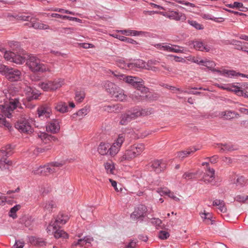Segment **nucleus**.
I'll use <instances>...</instances> for the list:
<instances>
[{
  "label": "nucleus",
  "mask_w": 248,
  "mask_h": 248,
  "mask_svg": "<svg viewBox=\"0 0 248 248\" xmlns=\"http://www.w3.org/2000/svg\"><path fill=\"white\" fill-rule=\"evenodd\" d=\"M19 100L17 98L10 100L8 103H5L4 105H0V111L2 114H0V126H4L8 129L12 128L10 124L6 121L5 118L3 116H6L7 118H11L12 114L11 112L18 107Z\"/></svg>",
  "instance_id": "obj_1"
},
{
  "label": "nucleus",
  "mask_w": 248,
  "mask_h": 248,
  "mask_svg": "<svg viewBox=\"0 0 248 248\" xmlns=\"http://www.w3.org/2000/svg\"><path fill=\"white\" fill-rule=\"evenodd\" d=\"M124 141L123 134H119L116 142L110 146L108 143L101 142L98 146L97 151L102 155H109L114 156L118 153L120 147Z\"/></svg>",
  "instance_id": "obj_2"
},
{
  "label": "nucleus",
  "mask_w": 248,
  "mask_h": 248,
  "mask_svg": "<svg viewBox=\"0 0 248 248\" xmlns=\"http://www.w3.org/2000/svg\"><path fill=\"white\" fill-rule=\"evenodd\" d=\"M26 64L33 72H44L47 70L46 65L41 62L40 60L36 56L31 55L27 59Z\"/></svg>",
  "instance_id": "obj_3"
},
{
  "label": "nucleus",
  "mask_w": 248,
  "mask_h": 248,
  "mask_svg": "<svg viewBox=\"0 0 248 248\" xmlns=\"http://www.w3.org/2000/svg\"><path fill=\"white\" fill-rule=\"evenodd\" d=\"M103 86L105 90L117 100L123 101L124 100L123 90L120 89L115 84L109 81H106Z\"/></svg>",
  "instance_id": "obj_4"
},
{
  "label": "nucleus",
  "mask_w": 248,
  "mask_h": 248,
  "mask_svg": "<svg viewBox=\"0 0 248 248\" xmlns=\"http://www.w3.org/2000/svg\"><path fill=\"white\" fill-rule=\"evenodd\" d=\"M62 166V164L58 162H52L44 166H40L37 170H33L34 174L47 175L57 171V168Z\"/></svg>",
  "instance_id": "obj_5"
},
{
  "label": "nucleus",
  "mask_w": 248,
  "mask_h": 248,
  "mask_svg": "<svg viewBox=\"0 0 248 248\" xmlns=\"http://www.w3.org/2000/svg\"><path fill=\"white\" fill-rule=\"evenodd\" d=\"M0 73L11 81H17L20 78V71L3 64H0Z\"/></svg>",
  "instance_id": "obj_6"
},
{
  "label": "nucleus",
  "mask_w": 248,
  "mask_h": 248,
  "mask_svg": "<svg viewBox=\"0 0 248 248\" xmlns=\"http://www.w3.org/2000/svg\"><path fill=\"white\" fill-rule=\"evenodd\" d=\"M147 208L143 204L137 206L130 214V218L134 221L141 222L147 216Z\"/></svg>",
  "instance_id": "obj_7"
},
{
  "label": "nucleus",
  "mask_w": 248,
  "mask_h": 248,
  "mask_svg": "<svg viewBox=\"0 0 248 248\" xmlns=\"http://www.w3.org/2000/svg\"><path fill=\"white\" fill-rule=\"evenodd\" d=\"M15 127L20 133L30 134L33 132L32 128L29 120L25 118H21L15 124Z\"/></svg>",
  "instance_id": "obj_8"
},
{
  "label": "nucleus",
  "mask_w": 248,
  "mask_h": 248,
  "mask_svg": "<svg viewBox=\"0 0 248 248\" xmlns=\"http://www.w3.org/2000/svg\"><path fill=\"white\" fill-rule=\"evenodd\" d=\"M155 13H159V14L164 16L171 20H174L177 21H184L186 19V16L185 14L179 12L178 11H174L173 10L169 11L168 12H158L153 11Z\"/></svg>",
  "instance_id": "obj_9"
},
{
  "label": "nucleus",
  "mask_w": 248,
  "mask_h": 248,
  "mask_svg": "<svg viewBox=\"0 0 248 248\" xmlns=\"http://www.w3.org/2000/svg\"><path fill=\"white\" fill-rule=\"evenodd\" d=\"M147 114V111L145 109L140 108V107H137L131 109L125 113V122L140 116L146 115Z\"/></svg>",
  "instance_id": "obj_10"
},
{
  "label": "nucleus",
  "mask_w": 248,
  "mask_h": 248,
  "mask_svg": "<svg viewBox=\"0 0 248 248\" xmlns=\"http://www.w3.org/2000/svg\"><path fill=\"white\" fill-rule=\"evenodd\" d=\"M63 80L62 79H58L53 81H48L45 82H42L39 84L40 87L44 91L55 90L60 88L63 84Z\"/></svg>",
  "instance_id": "obj_11"
},
{
  "label": "nucleus",
  "mask_w": 248,
  "mask_h": 248,
  "mask_svg": "<svg viewBox=\"0 0 248 248\" xmlns=\"http://www.w3.org/2000/svg\"><path fill=\"white\" fill-rule=\"evenodd\" d=\"M125 82L133 86L135 88L144 85V81L142 79L137 77L131 76H125Z\"/></svg>",
  "instance_id": "obj_12"
},
{
  "label": "nucleus",
  "mask_w": 248,
  "mask_h": 248,
  "mask_svg": "<svg viewBox=\"0 0 248 248\" xmlns=\"http://www.w3.org/2000/svg\"><path fill=\"white\" fill-rule=\"evenodd\" d=\"M60 122L59 119H54L48 122L46 125V131L53 134L58 133L60 130Z\"/></svg>",
  "instance_id": "obj_13"
},
{
  "label": "nucleus",
  "mask_w": 248,
  "mask_h": 248,
  "mask_svg": "<svg viewBox=\"0 0 248 248\" xmlns=\"http://www.w3.org/2000/svg\"><path fill=\"white\" fill-rule=\"evenodd\" d=\"M145 66V62L140 60L131 62L127 63L125 62V71L136 70L137 68H143Z\"/></svg>",
  "instance_id": "obj_14"
},
{
  "label": "nucleus",
  "mask_w": 248,
  "mask_h": 248,
  "mask_svg": "<svg viewBox=\"0 0 248 248\" xmlns=\"http://www.w3.org/2000/svg\"><path fill=\"white\" fill-rule=\"evenodd\" d=\"M69 217L68 215H65L62 213H60L56 218L55 220L52 225L50 224L53 228L57 229V226H59L60 225L65 224L68 220Z\"/></svg>",
  "instance_id": "obj_15"
},
{
  "label": "nucleus",
  "mask_w": 248,
  "mask_h": 248,
  "mask_svg": "<svg viewBox=\"0 0 248 248\" xmlns=\"http://www.w3.org/2000/svg\"><path fill=\"white\" fill-rule=\"evenodd\" d=\"M25 25L29 27H32L35 29L46 30L48 29L49 26L47 25L41 23L37 19L32 17L30 22L26 23Z\"/></svg>",
  "instance_id": "obj_16"
},
{
  "label": "nucleus",
  "mask_w": 248,
  "mask_h": 248,
  "mask_svg": "<svg viewBox=\"0 0 248 248\" xmlns=\"http://www.w3.org/2000/svg\"><path fill=\"white\" fill-rule=\"evenodd\" d=\"M215 172L214 169L207 167L202 180L207 184L212 183L215 179Z\"/></svg>",
  "instance_id": "obj_17"
},
{
  "label": "nucleus",
  "mask_w": 248,
  "mask_h": 248,
  "mask_svg": "<svg viewBox=\"0 0 248 248\" xmlns=\"http://www.w3.org/2000/svg\"><path fill=\"white\" fill-rule=\"evenodd\" d=\"M191 44L193 45L195 49L199 51L209 52L211 50V46L205 45L202 41H193L191 42Z\"/></svg>",
  "instance_id": "obj_18"
},
{
  "label": "nucleus",
  "mask_w": 248,
  "mask_h": 248,
  "mask_svg": "<svg viewBox=\"0 0 248 248\" xmlns=\"http://www.w3.org/2000/svg\"><path fill=\"white\" fill-rule=\"evenodd\" d=\"M216 148L220 149L221 153H227L228 152H232L237 150V148L234 145L230 143H217L215 147Z\"/></svg>",
  "instance_id": "obj_19"
},
{
  "label": "nucleus",
  "mask_w": 248,
  "mask_h": 248,
  "mask_svg": "<svg viewBox=\"0 0 248 248\" xmlns=\"http://www.w3.org/2000/svg\"><path fill=\"white\" fill-rule=\"evenodd\" d=\"M51 112V109L47 106H41L37 109L38 117L42 119L49 118Z\"/></svg>",
  "instance_id": "obj_20"
},
{
  "label": "nucleus",
  "mask_w": 248,
  "mask_h": 248,
  "mask_svg": "<svg viewBox=\"0 0 248 248\" xmlns=\"http://www.w3.org/2000/svg\"><path fill=\"white\" fill-rule=\"evenodd\" d=\"M152 167L154 171L158 173L164 170L166 168V164L162 160H156L152 162Z\"/></svg>",
  "instance_id": "obj_21"
},
{
  "label": "nucleus",
  "mask_w": 248,
  "mask_h": 248,
  "mask_svg": "<svg viewBox=\"0 0 248 248\" xmlns=\"http://www.w3.org/2000/svg\"><path fill=\"white\" fill-rule=\"evenodd\" d=\"M218 72H220V71ZM221 74L224 75L225 77L227 78H232L235 77L240 76L243 78H248V75H246L244 74L240 73L239 72H237L233 70H228L224 69V71L221 72Z\"/></svg>",
  "instance_id": "obj_22"
},
{
  "label": "nucleus",
  "mask_w": 248,
  "mask_h": 248,
  "mask_svg": "<svg viewBox=\"0 0 248 248\" xmlns=\"http://www.w3.org/2000/svg\"><path fill=\"white\" fill-rule=\"evenodd\" d=\"M29 240L32 245L36 247H43L46 244V242L42 238L31 236L29 237Z\"/></svg>",
  "instance_id": "obj_23"
},
{
  "label": "nucleus",
  "mask_w": 248,
  "mask_h": 248,
  "mask_svg": "<svg viewBox=\"0 0 248 248\" xmlns=\"http://www.w3.org/2000/svg\"><path fill=\"white\" fill-rule=\"evenodd\" d=\"M199 149L195 147H192L188 148L187 150L182 151L177 153V157L182 160L185 157L188 156L189 155L193 154L196 151H198Z\"/></svg>",
  "instance_id": "obj_24"
},
{
  "label": "nucleus",
  "mask_w": 248,
  "mask_h": 248,
  "mask_svg": "<svg viewBox=\"0 0 248 248\" xmlns=\"http://www.w3.org/2000/svg\"><path fill=\"white\" fill-rule=\"evenodd\" d=\"M132 149L134 151L130 155L129 157H135L140 155L144 149V146L142 143L134 144L132 145Z\"/></svg>",
  "instance_id": "obj_25"
},
{
  "label": "nucleus",
  "mask_w": 248,
  "mask_h": 248,
  "mask_svg": "<svg viewBox=\"0 0 248 248\" xmlns=\"http://www.w3.org/2000/svg\"><path fill=\"white\" fill-rule=\"evenodd\" d=\"M38 137L45 143L49 141H56L58 140L56 137L49 135L46 132H42L40 134H38Z\"/></svg>",
  "instance_id": "obj_26"
},
{
  "label": "nucleus",
  "mask_w": 248,
  "mask_h": 248,
  "mask_svg": "<svg viewBox=\"0 0 248 248\" xmlns=\"http://www.w3.org/2000/svg\"><path fill=\"white\" fill-rule=\"evenodd\" d=\"M12 165V162L6 158H3L0 160V170L2 171L7 170L9 173L11 171L10 168Z\"/></svg>",
  "instance_id": "obj_27"
},
{
  "label": "nucleus",
  "mask_w": 248,
  "mask_h": 248,
  "mask_svg": "<svg viewBox=\"0 0 248 248\" xmlns=\"http://www.w3.org/2000/svg\"><path fill=\"white\" fill-rule=\"evenodd\" d=\"M53 230L55 231L54 232V237L56 238H68V234L67 233L65 232L64 231L60 230V226H57V229H55L54 228Z\"/></svg>",
  "instance_id": "obj_28"
},
{
  "label": "nucleus",
  "mask_w": 248,
  "mask_h": 248,
  "mask_svg": "<svg viewBox=\"0 0 248 248\" xmlns=\"http://www.w3.org/2000/svg\"><path fill=\"white\" fill-rule=\"evenodd\" d=\"M221 115L224 117L227 120H230L239 116V114L231 110L222 111L221 113Z\"/></svg>",
  "instance_id": "obj_29"
},
{
  "label": "nucleus",
  "mask_w": 248,
  "mask_h": 248,
  "mask_svg": "<svg viewBox=\"0 0 248 248\" xmlns=\"http://www.w3.org/2000/svg\"><path fill=\"white\" fill-rule=\"evenodd\" d=\"M55 109L61 112L65 113L68 111V107L66 103L63 102H60L58 103L55 106Z\"/></svg>",
  "instance_id": "obj_30"
},
{
  "label": "nucleus",
  "mask_w": 248,
  "mask_h": 248,
  "mask_svg": "<svg viewBox=\"0 0 248 248\" xmlns=\"http://www.w3.org/2000/svg\"><path fill=\"white\" fill-rule=\"evenodd\" d=\"M14 148V146L11 144H7L5 147H2L0 151L3 155L9 156L12 154V151Z\"/></svg>",
  "instance_id": "obj_31"
},
{
  "label": "nucleus",
  "mask_w": 248,
  "mask_h": 248,
  "mask_svg": "<svg viewBox=\"0 0 248 248\" xmlns=\"http://www.w3.org/2000/svg\"><path fill=\"white\" fill-rule=\"evenodd\" d=\"M215 66H216V64H215V62L213 61H206V62H205V64H204V66L207 67L210 70H211L214 72H216L218 73V74H219V75L225 77V75L222 74L221 72L220 73V72H218V71H220V72L223 71L224 70H220L216 69L215 68Z\"/></svg>",
  "instance_id": "obj_32"
},
{
  "label": "nucleus",
  "mask_w": 248,
  "mask_h": 248,
  "mask_svg": "<svg viewBox=\"0 0 248 248\" xmlns=\"http://www.w3.org/2000/svg\"><path fill=\"white\" fill-rule=\"evenodd\" d=\"M29 94L27 96V99L29 101H31L33 99H37L40 93H36L34 90L31 88L27 89Z\"/></svg>",
  "instance_id": "obj_33"
},
{
  "label": "nucleus",
  "mask_w": 248,
  "mask_h": 248,
  "mask_svg": "<svg viewBox=\"0 0 248 248\" xmlns=\"http://www.w3.org/2000/svg\"><path fill=\"white\" fill-rule=\"evenodd\" d=\"M88 112V109L86 108H82L79 109L78 112L72 114L71 117L72 119H76L78 116L79 117V119H82L84 116L87 114Z\"/></svg>",
  "instance_id": "obj_34"
},
{
  "label": "nucleus",
  "mask_w": 248,
  "mask_h": 248,
  "mask_svg": "<svg viewBox=\"0 0 248 248\" xmlns=\"http://www.w3.org/2000/svg\"><path fill=\"white\" fill-rule=\"evenodd\" d=\"M10 20H12L11 19V18H14L16 20H23V21H31V20L32 17H31V16H24L23 15H16V16H9Z\"/></svg>",
  "instance_id": "obj_35"
},
{
  "label": "nucleus",
  "mask_w": 248,
  "mask_h": 248,
  "mask_svg": "<svg viewBox=\"0 0 248 248\" xmlns=\"http://www.w3.org/2000/svg\"><path fill=\"white\" fill-rule=\"evenodd\" d=\"M20 208L21 205L20 204H16L11 208L9 213V216L14 219L16 218L17 217L16 213L20 209Z\"/></svg>",
  "instance_id": "obj_36"
},
{
  "label": "nucleus",
  "mask_w": 248,
  "mask_h": 248,
  "mask_svg": "<svg viewBox=\"0 0 248 248\" xmlns=\"http://www.w3.org/2000/svg\"><path fill=\"white\" fill-rule=\"evenodd\" d=\"M16 53H18V52H16L15 56L14 57V60H13L12 62L19 64H22L23 62H25L26 59V57L21 56L20 54H18Z\"/></svg>",
  "instance_id": "obj_37"
},
{
  "label": "nucleus",
  "mask_w": 248,
  "mask_h": 248,
  "mask_svg": "<svg viewBox=\"0 0 248 248\" xmlns=\"http://www.w3.org/2000/svg\"><path fill=\"white\" fill-rule=\"evenodd\" d=\"M235 94L238 96H242L248 99V92L245 89H243L242 87L239 86V89L235 90Z\"/></svg>",
  "instance_id": "obj_38"
},
{
  "label": "nucleus",
  "mask_w": 248,
  "mask_h": 248,
  "mask_svg": "<svg viewBox=\"0 0 248 248\" xmlns=\"http://www.w3.org/2000/svg\"><path fill=\"white\" fill-rule=\"evenodd\" d=\"M144 101H153L156 100L158 96L156 93H152L149 92L148 94L144 95Z\"/></svg>",
  "instance_id": "obj_39"
},
{
  "label": "nucleus",
  "mask_w": 248,
  "mask_h": 248,
  "mask_svg": "<svg viewBox=\"0 0 248 248\" xmlns=\"http://www.w3.org/2000/svg\"><path fill=\"white\" fill-rule=\"evenodd\" d=\"M144 95L135 92L132 95V100L136 102H144Z\"/></svg>",
  "instance_id": "obj_40"
},
{
  "label": "nucleus",
  "mask_w": 248,
  "mask_h": 248,
  "mask_svg": "<svg viewBox=\"0 0 248 248\" xmlns=\"http://www.w3.org/2000/svg\"><path fill=\"white\" fill-rule=\"evenodd\" d=\"M56 207L55 202L52 201L46 202L44 207V208L48 212H51L53 208Z\"/></svg>",
  "instance_id": "obj_41"
},
{
  "label": "nucleus",
  "mask_w": 248,
  "mask_h": 248,
  "mask_svg": "<svg viewBox=\"0 0 248 248\" xmlns=\"http://www.w3.org/2000/svg\"><path fill=\"white\" fill-rule=\"evenodd\" d=\"M221 88L228 91L234 92L235 94V90L239 89V86L235 85L234 84H228L225 86H222Z\"/></svg>",
  "instance_id": "obj_42"
},
{
  "label": "nucleus",
  "mask_w": 248,
  "mask_h": 248,
  "mask_svg": "<svg viewBox=\"0 0 248 248\" xmlns=\"http://www.w3.org/2000/svg\"><path fill=\"white\" fill-rule=\"evenodd\" d=\"M15 52L13 51H5L4 54V58L5 60L12 62L14 60V57L15 56Z\"/></svg>",
  "instance_id": "obj_43"
},
{
  "label": "nucleus",
  "mask_w": 248,
  "mask_h": 248,
  "mask_svg": "<svg viewBox=\"0 0 248 248\" xmlns=\"http://www.w3.org/2000/svg\"><path fill=\"white\" fill-rule=\"evenodd\" d=\"M182 48V47L180 46L177 45H171V46H169L168 52H173L175 53H182L183 52V50H181L180 48Z\"/></svg>",
  "instance_id": "obj_44"
},
{
  "label": "nucleus",
  "mask_w": 248,
  "mask_h": 248,
  "mask_svg": "<svg viewBox=\"0 0 248 248\" xmlns=\"http://www.w3.org/2000/svg\"><path fill=\"white\" fill-rule=\"evenodd\" d=\"M235 183L237 186L242 187L246 183V180L244 176H240L237 178Z\"/></svg>",
  "instance_id": "obj_45"
},
{
  "label": "nucleus",
  "mask_w": 248,
  "mask_h": 248,
  "mask_svg": "<svg viewBox=\"0 0 248 248\" xmlns=\"http://www.w3.org/2000/svg\"><path fill=\"white\" fill-rule=\"evenodd\" d=\"M156 192L161 196L163 195L168 196L170 193V190L167 187L159 188L156 190Z\"/></svg>",
  "instance_id": "obj_46"
},
{
  "label": "nucleus",
  "mask_w": 248,
  "mask_h": 248,
  "mask_svg": "<svg viewBox=\"0 0 248 248\" xmlns=\"http://www.w3.org/2000/svg\"><path fill=\"white\" fill-rule=\"evenodd\" d=\"M188 23L192 27H194L197 30H202L203 27L202 25L194 20H188Z\"/></svg>",
  "instance_id": "obj_47"
},
{
  "label": "nucleus",
  "mask_w": 248,
  "mask_h": 248,
  "mask_svg": "<svg viewBox=\"0 0 248 248\" xmlns=\"http://www.w3.org/2000/svg\"><path fill=\"white\" fill-rule=\"evenodd\" d=\"M85 98V93L83 92H76L75 99L78 102L82 101Z\"/></svg>",
  "instance_id": "obj_48"
},
{
  "label": "nucleus",
  "mask_w": 248,
  "mask_h": 248,
  "mask_svg": "<svg viewBox=\"0 0 248 248\" xmlns=\"http://www.w3.org/2000/svg\"><path fill=\"white\" fill-rule=\"evenodd\" d=\"M105 168L108 173L113 174L114 166L109 162L105 164Z\"/></svg>",
  "instance_id": "obj_49"
},
{
  "label": "nucleus",
  "mask_w": 248,
  "mask_h": 248,
  "mask_svg": "<svg viewBox=\"0 0 248 248\" xmlns=\"http://www.w3.org/2000/svg\"><path fill=\"white\" fill-rule=\"evenodd\" d=\"M125 137H130V138L135 139L136 138V135L133 130L131 129H125Z\"/></svg>",
  "instance_id": "obj_50"
},
{
  "label": "nucleus",
  "mask_w": 248,
  "mask_h": 248,
  "mask_svg": "<svg viewBox=\"0 0 248 248\" xmlns=\"http://www.w3.org/2000/svg\"><path fill=\"white\" fill-rule=\"evenodd\" d=\"M169 236V233L165 231H160L158 234L159 238L162 240L166 239Z\"/></svg>",
  "instance_id": "obj_51"
},
{
  "label": "nucleus",
  "mask_w": 248,
  "mask_h": 248,
  "mask_svg": "<svg viewBox=\"0 0 248 248\" xmlns=\"http://www.w3.org/2000/svg\"><path fill=\"white\" fill-rule=\"evenodd\" d=\"M52 146L50 144L48 146L43 148L37 147L34 150V152L43 153L50 149L52 148Z\"/></svg>",
  "instance_id": "obj_52"
},
{
  "label": "nucleus",
  "mask_w": 248,
  "mask_h": 248,
  "mask_svg": "<svg viewBox=\"0 0 248 248\" xmlns=\"http://www.w3.org/2000/svg\"><path fill=\"white\" fill-rule=\"evenodd\" d=\"M137 89L140 91L141 92V94H147L149 93V89L148 88L146 87L144 85L141 86V87H139L137 88Z\"/></svg>",
  "instance_id": "obj_53"
},
{
  "label": "nucleus",
  "mask_w": 248,
  "mask_h": 248,
  "mask_svg": "<svg viewBox=\"0 0 248 248\" xmlns=\"http://www.w3.org/2000/svg\"><path fill=\"white\" fill-rule=\"evenodd\" d=\"M24 246V242L23 240H16L15 244L12 248H23Z\"/></svg>",
  "instance_id": "obj_54"
},
{
  "label": "nucleus",
  "mask_w": 248,
  "mask_h": 248,
  "mask_svg": "<svg viewBox=\"0 0 248 248\" xmlns=\"http://www.w3.org/2000/svg\"><path fill=\"white\" fill-rule=\"evenodd\" d=\"M174 0L178 3H180V4H183V5H185L186 6H190V7H193V8L196 7L194 3H191L189 2H187V1H186L185 0Z\"/></svg>",
  "instance_id": "obj_55"
},
{
  "label": "nucleus",
  "mask_w": 248,
  "mask_h": 248,
  "mask_svg": "<svg viewBox=\"0 0 248 248\" xmlns=\"http://www.w3.org/2000/svg\"><path fill=\"white\" fill-rule=\"evenodd\" d=\"M243 4L241 2L235 1L233 3L229 4L227 5V6L230 8H242L243 7Z\"/></svg>",
  "instance_id": "obj_56"
},
{
  "label": "nucleus",
  "mask_w": 248,
  "mask_h": 248,
  "mask_svg": "<svg viewBox=\"0 0 248 248\" xmlns=\"http://www.w3.org/2000/svg\"><path fill=\"white\" fill-rule=\"evenodd\" d=\"M247 199H248V196L245 197L241 195H237L234 198V200L239 202H244Z\"/></svg>",
  "instance_id": "obj_57"
},
{
  "label": "nucleus",
  "mask_w": 248,
  "mask_h": 248,
  "mask_svg": "<svg viewBox=\"0 0 248 248\" xmlns=\"http://www.w3.org/2000/svg\"><path fill=\"white\" fill-rule=\"evenodd\" d=\"M195 174L192 172H185L182 176L183 179L190 180L194 178Z\"/></svg>",
  "instance_id": "obj_58"
},
{
  "label": "nucleus",
  "mask_w": 248,
  "mask_h": 248,
  "mask_svg": "<svg viewBox=\"0 0 248 248\" xmlns=\"http://www.w3.org/2000/svg\"><path fill=\"white\" fill-rule=\"evenodd\" d=\"M109 181L111 183L112 186L114 187V188L115 189L116 191H117V192L122 191L123 187H121L120 188V189H119L117 186V182L115 181H114L111 179H109Z\"/></svg>",
  "instance_id": "obj_59"
},
{
  "label": "nucleus",
  "mask_w": 248,
  "mask_h": 248,
  "mask_svg": "<svg viewBox=\"0 0 248 248\" xmlns=\"http://www.w3.org/2000/svg\"><path fill=\"white\" fill-rule=\"evenodd\" d=\"M62 19H68L70 21H75L78 23H81V20L79 18L75 17H71L68 16H62Z\"/></svg>",
  "instance_id": "obj_60"
},
{
  "label": "nucleus",
  "mask_w": 248,
  "mask_h": 248,
  "mask_svg": "<svg viewBox=\"0 0 248 248\" xmlns=\"http://www.w3.org/2000/svg\"><path fill=\"white\" fill-rule=\"evenodd\" d=\"M137 31L125 30V35L126 36H137Z\"/></svg>",
  "instance_id": "obj_61"
},
{
  "label": "nucleus",
  "mask_w": 248,
  "mask_h": 248,
  "mask_svg": "<svg viewBox=\"0 0 248 248\" xmlns=\"http://www.w3.org/2000/svg\"><path fill=\"white\" fill-rule=\"evenodd\" d=\"M134 151V150L132 149V146H130V148L127 149L125 151V160L131 159L133 157H129L130 156V155Z\"/></svg>",
  "instance_id": "obj_62"
},
{
  "label": "nucleus",
  "mask_w": 248,
  "mask_h": 248,
  "mask_svg": "<svg viewBox=\"0 0 248 248\" xmlns=\"http://www.w3.org/2000/svg\"><path fill=\"white\" fill-rule=\"evenodd\" d=\"M242 42L240 41L233 40L232 44L236 46V49L240 50V48L242 47Z\"/></svg>",
  "instance_id": "obj_63"
},
{
  "label": "nucleus",
  "mask_w": 248,
  "mask_h": 248,
  "mask_svg": "<svg viewBox=\"0 0 248 248\" xmlns=\"http://www.w3.org/2000/svg\"><path fill=\"white\" fill-rule=\"evenodd\" d=\"M137 246V242L135 240H131L126 246L125 248H135Z\"/></svg>",
  "instance_id": "obj_64"
}]
</instances>
